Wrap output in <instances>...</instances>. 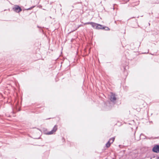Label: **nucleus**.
Here are the masks:
<instances>
[{
	"label": "nucleus",
	"mask_w": 159,
	"mask_h": 159,
	"mask_svg": "<svg viewBox=\"0 0 159 159\" xmlns=\"http://www.w3.org/2000/svg\"><path fill=\"white\" fill-rule=\"evenodd\" d=\"M13 10L16 13H19L22 11L21 7L18 5H15L12 8Z\"/></svg>",
	"instance_id": "1"
},
{
	"label": "nucleus",
	"mask_w": 159,
	"mask_h": 159,
	"mask_svg": "<svg viewBox=\"0 0 159 159\" xmlns=\"http://www.w3.org/2000/svg\"><path fill=\"white\" fill-rule=\"evenodd\" d=\"M57 129V125H55L53 127L52 130L51 131L48 132L47 133V134L48 135L52 134H54Z\"/></svg>",
	"instance_id": "2"
},
{
	"label": "nucleus",
	"mask_w": 159,
	"mask_h": 159,
	"mask_svg": "<svg viewBox=\"0 0 159 159\" xmlns=\"http://www.w3.org/2000/svg\"><path fill=\"white\" fill-rule=\"evenodd\" d=\"M115 139L114 138H112L110 139L108 142L106 144V146L107 148H108L110 146L111 144L114 141Z\"/></svg>",
	"instance_id": "3"
},
{
	"label": "nucleus",
	"mask_w": 159,
	"mask_h": 159,
	"mask_svg": "<svg viewBox=\"0 0 159 159\" xmlns=\"http://www.w3.org/2000/svg\"><path fill=\"white\" fill-rule=\"evenodd\" d=\"M152 151L154 152L159 153V146L157 145L155 146L152 149Z\"/></svg>",
	"instance_id": "4"
},
{
	"label": "nucleus",
	"mask_w": 159,
	"mask_h": 159,
	"mask_svg": "<svg viewBox=\"0 0 159 159\" xmlns=\"http://www.w3.org/2000/svg\"><path fill=\"white\" fill-rule=\"evenodd\" d=\"M86 24H90L92 26L93 28H96V29L97 28V25H98V24L95 23H93L92 22L86 23H85L84 24V25H86Z\"/></svg>",
	"instance_id": "5"
},
{
	"label": "nucleus",
	"mask_w": 159,
	"mask_h": 159,
	"mask_svg": "<svg viewBox=\"0 0 159 159\" xmlns=\"http://www.w3.org/2000/svg\"><path fill=\"white\" fill-rule=\"evenodd\" d=\"M116 100V98L115 94L113 93H111L110 96V100L112 102H114Z\"/></svg>",
	"instance_id": "6"
},
{
	"label": "nucleus",
	"mask_w": 159,
	"mask_h": 159,
	"mask_svg": "<svg viewBox=\"0 0 159 159\" xmlns=\"http://www.w3.org/2000/svg\"><path fill=\"white\" fill-rule=\"evenodd\" d=\"M102 26L98 24L97 27L96 29H103Z\"/></svg>",
	"instance_id": "7"
},
{
	"label": "nucleus",
	"mask_w": 159,
	"mask_h": 159,
	"mask_svg": "<svg viewBox=\"0 0 159 159\" xmlns=\"http://www.w3.org/2000/svg\"><path fill=\"white\" fill-rule=\"evenodd\" d=\"M35 7V6H33L31 7H30V8H28L26 9H25V10L28 11V10H31L32 8H33L34 7Z\"/></svg>",
	"instance_id": "8"
},
{
	"label": "nucleus",
	"mask_w": 159,
	"mask_h": 159,
	"mask_svg": "<svg viewBox=\"0 0 159 159\" xmlns=\"http://www.w3.org/2000/svg\"><path fill=\"white\" fill-rule=\"evenodd\" d=\"M103 29H105V30H109V28L107 27H103Z\"/></svg>",
	"instance_id": "9"
},
{
	"label": "nucleus",
	"mask_w": 159,
	"mask_h": 159,
	"mask_svg": "<svg viewBox=\"0 0 159 159\" xmlns=\"http://www.w3.org/2000/svg\"><path fill=\"white\" fill-rule=\"evenodd\" d=\"M150 159H151V158Z\"/></svg>",
	"instance_id": "10"
}]
</instances>
